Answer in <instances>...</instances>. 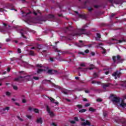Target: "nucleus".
<instances>
[{
	"instance_id": "f257e3e1",
	"label": "nucleus",
	"mask_w": 126,
	"mask_h": 126,
	"mask_svg": "<svg viewBox=\"0 0 126 126\" xmlns=\"http://www.w3.org/2000/svg\"><path fill=\"white\" fill-rule=\"evenodd\" d=\"M112 60H113L114 63H117V61L118 63H124V62H125V59L122 58L121 56H120L119 55H117L116 57L113 56Z\"/></svg>"
},
{
	"instance_id": "f03ea898",
	"label": "nucleus",
	"mask_w": 126,
	"mask_h": 126,
	"mask_svg": "<svg viewBox=\"0 0 126 126\" xmlns=\"http://www.w3.org/2000/svg\"><path fill=\"white\" fill-rule=\"evenodd\" d=\"M86 27H88V25L87 24L83 26L82 29H79V31H80V32L74 33L73 34V36H81L83 34H85V31L86 30L85 28H86Z\"/></svg>"
},
{
	"instance_id": "7ed1b4c3",
	"label": "nucleus",
	"mask_w": 126,
	"mask_h": 126,
	"mask_svg": "<svg viewBox=\"0 0 126 126\" xmlns=\"http://www.w3.org/2000/svg\"><path fill=\"white\" fill-rule=\"evenodd\" d=\"M110 96L111 97H113L111 99L112 102H113V103H120L121 98L119 97H117L114 94H111Z\"/></svg>"
},
{
	"instance_id": "20e7f679",
	"label": "nucleus",
	"mask_w": 126,
	"mask_h": 126,
	"mask_svg": "<svg viewBox=\"0 0 126 126\" xmlns=\"http://www.w3.org/2000/svg\"><path fill=\"white\" fill-rule=\"evenodd\" d=\"M121 75H122V72H121V70H116L112 74V76L115 77V79L120 78V77H121Z\"/></svg>"
},
{
	"instance_id": "39448f33",
	"label": "nucleus",
	"mask_w": 126,
	"mask_h": 126,
	"mask_svg": "<svg viewBox=\"0 0 126 126\" xmlns=\"http://www.w3.org/2000/svg\"><path fill=\"white\" fill-rule=\"evenodd\" d=\"M46 109L48 113L49 114L51 118H53V117H55V116H56L54 113V112L51 111V109H50V107H49V106H47Z\"/></svg>"
},
{
	"instance_id": "423d86ee",
	"label": "nucleus",
	"mask_w": 126,
	"mask_h": 126,
	"mask_svg": "<svg viewBox=\"0 0 126 126\" xmlns=\"http://www.w3.org/2000/svg\"><path fill=\"white\" fill-rule=\"evenodd\" d=\"M51 83V84H52L53 86H54V87H56V84L53 83L52 82V81L51 80H43L42 81V83L43 84H47V83Z\"/></svg>"
},
{
	"instance_id": "0eeeda50",
	"label": "nucleus",
	"mask_w": 126,
	"mask_h": 126,
	"mask_svg": "<svg viewBox=\"0 0 126 126\" xmlns=\"http://www.w3.org/2000/svg\"><path fill=\"white\" fill-rule=\"evenodd\" d=\"M81 126H91V123L89 121L86 120L85 122H82L81 124Z\"/></svg>"
},
{
	"instance_id": "6e6552de",
	"label": "nucleus",
	"mask_w": 126,
	"mask_h": 126,
	"mask_svg": "<svg viewBox=\"0 0 126 126\" xmlns=\"http://www.w3.org/2000/svg\"><path fill=\"white\" fill-rule=\"evenodd\" d=\"M79 43H78L77 44V46L78 47H79L80 48H82V47H85V45H84V43H83V41L79 40Z\"/></svg>"
},
{
	"instance_id": "1a4fd4ad",
	"label": "nucleus",
	"mask_w": 126,
	"mask_h": 126,
	"mask_svg": "<svg viewBox=\"0 0 126 126\" xmlns=\"http://www.w3.org/2000/svg\"><path fill=\"white\" fill-rule=\"evenodd\" d=\"M102 88L103 89H106L108 87H110V85H112L111 83H107V84H101Z\"/></svg>"
},
{
	"instance_id": "9d476101",
	"label": "nucleus",
	"mask_w": 126,
	"mask_h": 126,
	"mask_svg": "<svg viewBox=\"0 0 126 126\" xmlns=\"http://www.w3.org/2000/svg\"><path fill=\"white\" fill-rule=\"evenodd\" d=\"M121 123H122V125L124 126H126V119L125 118H122L120 120Z\"/></svg>"
},
{
	"instance_id": "9b49d317",
	"label": "nucleus",
	"mask_w": 126,
	"mask_h": 126,
	"mask_svg": "<svg viewBox=\"0 0 126 126\" xmlns=\"http://www.w3.org/2000/svg\"><path fill=\"white\" fill-rule=\"evenodd\" d=\"M22 78H24V77H23V76H19V77H18L17 78H15L14 79V81H21V80H20V79H22Z\"/></svg>"
},
{
	"instance_id": "f8f14e48",
	"label": "nucleus",
	"mask_w": 126,
	"mask_h": 126,
	"mask_svg": "<svg viewBox=\"0 0 126 126\" xmlns=\"http://www.w3.org/2000/svg\"><path fill=\"white\" fill-rule=\"evenodd\" d=\"M36 123L37 124H43V120H42V117L37 119L36 120Z\"/></svg>"
},
{
	"instance_id": "ddd939ff",
	"label": "nucleus",
	"mask_w": 126,
	"mask_h": 126,
	"mask_svg": "<svg viewBox=\"0 0 126 126\" xmlns=\"http://www.w3.org/2000/svg\"><path fill=\"white\" fill-rule=\"evenodd\" d=\"M33 13L34 15H37L38 13L41 14V12L39 10H37L36 11L33 10Z\"/></svg>"
},
{
	"instance_id": "4468645a",
	"label": "nucleus",
	"mask_w": 126,
	"mask_h": 126,
	"mask_svg": "<svg viewBox=\"0 0 126 126\" xmlns=\"http://www.w3.org/2000/svg\"><path fill=\"white\" fill-rule=\"evenodd\" d=\"M97 37L95 38L96 41H100V38H101V34L100 33L96 34Z\"/></svg>"
},
{
	"instance_id": "2eb2a0df",
	"label": "nucleus",
	"mask_w": 126,
	"mask_h": 126,
	"mask_svg": "<svg viewBox=\"0 0 126 126\" xmlns=\"http://www.w3.org/2000/svg\"><path fill=\"white\" fill-rule=\"evenodd\" d=\"M90 67H89L88 69H90V70H92V69H94L95 68V65L93 64H91L90 65Z\"/></svg>"
},
{
	"instance_id": "dca6fc26",
	"label": "nucleus",
	"mask_w": 126,
	"mask_h": 126,
	"mask_svg": "<svg viewBox=\"0 0 126 126\" xmlns=\"http://www.w3.org/2000/svg\"><path fill=\"white\" fill-rule=\"evenodd\" d=\"M78 17L82 18V19H85V18H86L85 15L82 14H78Z\"/></svg>"
},
{
	"instance_id": "f3484780",
	"label": "nucleus",
	"mask_w": 126,
	"mask_h": 126,
	"mask_svg": "<svg viewBox=\"0 0 126 126\" xmlns=\"http://www.w3.org/2000/svg\"><path fill=\"white\" fill-rule=\"evenodd\" d=\"M55 52H57V53H58V57H60L61 55H62V52H61V50H58V49H55Z\"/></svg>"
},
{
	"instance_id": "a211bd4d",
	"label": "nucleus",
	"mask_w": 126,
	"mask_h": 126,
	"mask_svg": "<svg viewBox=\"0 0 126 126\" xmlns=\"http://www.w3.org/2000/svg\"><path fill=\"white\" fill-rule=\"evenodd\" d=\"M89 112H93V113H94L96 111V109L93 108V107H90L89 109Z\"/></svg>"
},
{
	"instance_id": "6ab92c4d",
	"label": "nucleus",
	"mask_w": 126,
	"mask_h": 126,
	"mask_svg": "<svg viewBox=\"0 0 126 126\" xmlns=\"http://www.w3.org/2000/svg\"><path fill=\"white\" fill-rule=\"evenodd\" d=\"M10 109V107H6L2 109V111H7H7H9Z\"/></svg>"
},
{
	"instance_id": "aec40b11",
	"label": "nucleus",
	"mask_w": 126,
	"mask_h": 126,
	"mask_svg": "<svg viewBox=\"0 0 126 126\" xmlns=\"http://www.w3.org/2000/svg\"><path fill=\"white\" fill-rule=\"evenodd\" d=\"M30 56H35V53L33 51H30L29 53Z\"/></svg>"
},
{
	"instance_id": "412c9836",
	"label": "nucleus",
	"mask_w": 126,
	"mask_h": 126,
	"mask_svg": "<svg viewBox=\"0 0 126 126\" xmlns=\"http://www.w3.org/2000/svg\"><path fill=\"white\" fill-rule=\"evenodd\" d=\"M120 106L122 108H125V107H126V103H121Z\"/></svg>"
},
{
	"instance_id": "4be33fe9",
	"label": "nucleus",
	"mask_w": 126,
	"mask_h": 126,
	"mask_svg": "<svg viewBox=\"0 0 126 126\" xmlns=\"http://www.w3.org/2000/svg\"><path fill=\"white\" fill-rule=\"evenodd\" d=\"M103 116L104 118H106V117H107V116H108V113L107 112V111H103Z\"/></svg>"
},
{
	"instance_id": "5701e85b",
	"label": "nucleus",
	"mask_w": 126,
	"mask_h": 126,
	"mask_svg": "<svg viewBox=\"0 0 126 126\" xmlns=\"http://www.w3.org/2000/svg\"><path fill=\"white\" fill-rule=\"evenodd\" d=\"M44 71H45V70L43 69H38L37 72V73H41V72Z\"/></svg>"
},
{
	"instance_id": "b1692460",
	"label": "nucleus",
	"mask_w": 126,
	"mask_h": 126,
	"mask_svg": "<svg viewBox=\"0 0 126 126\" xmlns=\"http://www.w3.org/2000/svg\"><path fill=\"white\" fill-rule=\"evenodd\" d=\"M86 111H87V110L83 109L80 110L79 111V113H85V112H86Z\"/></svg>"
},
{
	"instance_id": "393cba45",
	"label": "nucleus",
	"mask_w": 126,
	"mask_h": 126,
	"mask_svg": "<svg viewBox=\"0 0 126 126\" xmlns=\"http://www.w3.org/2000/svg\"><path fill=\"white\" fill-rule=\"evenodd\" d=\"M52 74H58V71L57 70L52 69Z\"/></svg>"
},
{
	"instance_id": "a878e982",
	"label": "nucleus",
	"mask_w": 126,
	"mask_h": 126,
	"mask_svg": "<svg viewBox=\"0 0 126 126\" xmlns=\"http://www.w3.org/2000/svg\"><path fill=\"white\" fill-rule=\"evenodd\" d=\"M48 18H51L52 19H54V18H55V15H48Z\"/></svg>"
},
{
	"instance_id": "bb28decb",
	"label": "nucleus",
	"mask_w": 126,
	"mask_h": 126,
	"mask_svg": "<svg viewBox=\"0 0 126 126\" xmlns=\"http://www.w3.org/2000/svg\"><path fill=\"white\" fill-rule=\"evenodd\" d=\"M77 108H78V109H82V108H83V106H82V105L81 104H78L76 105Z\"/></svg>"
},
{
	"instance_id": "cd10ccee",
	"label": "nucleus",
	"mask_w": 126,
	"mask_h": 126,
	"mask_svg": "<svg viewBox=\"0 0 126 126\" xmlns=\"http://www.w3.org/2000/svg\"><path fill=\"white\" fill-rule=\"evenodd\" d=\"M48 98L49 100H50L51 102H52L53 103H54V101H55V99L52 97H48Z\"/></svg>"
},
{
	"instance_id": "c85d7f7f",
	"label": "nucleus",
	"mask_w": 126,
	"mask_h": 126,
	"mask_svg": "<svg viewBox=\"0 0 126 126\" xmlns=\"http://www.w3.org/2000/svg\"><path fill=\"white\" fill-rule=\"evenodd\" d=\"M5 31V30H4V28L3 27H1L0 26V32H4Z\"/></svg>"
},
{
	"instance_id": "c756f323",
	"label": "nucleus",
	"mask_w": 126,
	"mask_h": 126,
	"mask_svg": "<svg viewBox=\"0 0 126 126\" xmlns=\"http://www.w3.org/2000/svg\"><path fill=\"white\" fill-rule=\"evenodd\" d=\"M33 112H34V113H36V114H38L39 113V110L38 109L34 108L33 109Z\"/></svg>"
},
{
	"instance_id": "7c9ffc66",
	"label": "nucleus",
	"mask_w": 126,
	"mask_h": 126,
	"mask_svg": "<svg viewBox=\"0 0 126 126\" xmlns=\"http://www.w3.org/2000/svg\"><path fill=\"white\" fill-rule=\"evenodd\" d=\"M52 71L53 69H49L48 70L47 73H49V74H52Z\"/></svg>"
},
{
	"instance_id": "2f4dec72",
	"label": "nucleus",
	"mask_w": 126,
	"mask_h": 126,
	"mask_svg": "<svg viewBox=\"0 0 126 126\" xmlns=\"http://www.w3.org/2000/svg\"><path fill=\"white\" fill-rule=\"evenodd\" d=\"M56 59L58 60V61H59V62H63L64 61L63 59H62L61 58H57Z\"/></svg>"
},
{
	"instance_id": "473e14b6",
	"label": "nucleus",
	"mask_w": 126,
	"mask_h": 126,
	"mask_svg": "<svg viewBox=\"0 0 126 126\" xmlns=\"http://www.w3.org/2000/svg\"><path fill=\"white\" fill-rule=\"evenodd\" d=\"M118 42L120 43H124V42H126V40L125 39L119 40H118Z\"/></svg>"
},
{
	"instance_id": "72a5a7b5",
	"label": "nucleus",
	"mask_w": 126,
	"mask_h": 126,
	"mask_svg": "<svg viewBox=\"0 0 126 126\" xmlns=\"http://www.w3.org/2000/svg\"><path fill=\"white\" fill-rule=\"evenodd\" d=\"M26 117L28 118V119H29V120H31L32 119V116L31 115H27Z\"/></svg>"
},
{
	"instance_id": "f704fd0d",
	"label": "nucleus",
	"mask_w": 126,
	"mask_h": 126,
	"mask_svg": "<svg viewBox=\"0 0 126 126\" xmlns=\"http://www.w3.org/2000/svg\"><path fill=\"white\" fill-rule=\"evenodd\" d=\"M79 69H81V71H85V70H86V68H82L80 67H79Z\"/></svg>"
},
{
	"instance_id": "c9c22d12",
	"label": "nucleus",
	"mask_w": 126,
	"mask_h": 126,
	"mask_svg": "<svg viewBox=\"0 0 126 126\" xmlns=\"http://www.w3.org/2000/svg\"><path fill=\"white\" fill-rule=\"evenodd\" d=\"M33 79H34V80H39V77L33 76Z\"/></svg>"
},
{
	"instance_id": "e433bc0d",
	"label": "nucleus",
	"mask_w": 126,
	"mask_h": 126,
	"mask_svg": "<svg viewBox=\"0 0 126 126\" xmlns=\"http://www.w3.org/2000/svg\"><path fill=\"white\" fill-rule=\"evenodd\" d=\"M13 89H14V90H17L18 88L16 86H13Z\"/></svg>"
},
{
	"instance_id": "4c0bfd02",
	"label": "nucleus",
	"mask_w": 126,
	"mask_h": 126,
	"mask_svg": "<svg viewBox=\"0 0 126 126\" xmlns=\"http://www.w3.org/2000/svg\"><path fill=\"white\" fill-rule=\"evenodd\" d=\"M21 34L22 35V36H23V38H24L25 39H27L26 36L24 35V34L23 33V32H21Z\"/></svg>"
},
{
	"instance_id": "58836bf2",
	"label": "nucleus",
	"mask_w": 126,
	"mask_h": 126,
	"mask_svg": "<svg viewBox=\"0 0 126 126\" xmlns=\"http://www.w3.org/2000/svg\"><path fill=\"white\" fill-rule=\"evenodd\" d=\"M101 49H102V50H103V51L102 52V54H106V50L104 49V48H103L102 47H101Z\"/></svg>"
},
{
	"instance_id": "ea45409f",
	"label": "nucleus",
	"mask_w": 126,
	"mask_h": 126,
	"mask_svg": "<svg viewBox=\"0 0 126 126\" xmlns=\"http://www.w3.org/2000/svg\"><path fill=\"white\" fill-rule=\"evenodd\" d=\"M94 78H96V77H97V76H98V74H97V73L94 72Z\"/></svg>"
},
{
	"instance_id": "a19ab883",
	"label": "nucleus",
	"mask_w": 126,
	"mask_h": 126,
	"mask_svg": "<svg viewBox=\"0 0 126 126\" xmlns=\"http://www.w3.org/2000/svg\"><path fill=\"white\" fill-rule=\"evenodd\" d=\"M10 94H10V93L9 92H6V96H10Z\"/></svg>"
},
{
	"instance_id": "79ce46f5",
	"label": "nucleus",
	"mask_w": 126,
	"mask_h": 126,
	"mask_svg": "<svg viewBox=\"0 0 126 126\" xmlns=\"http://www.w3.org/2000/svg\"><path fill=\"white\" fill-rule=\"evenodd\" d=\"M37 49L41 50V49H42V45H37Z\"/></svg>"
},
{
	"instance_id": "37998d69",
	"label": "nucleus",
	"mask_w": 126,
	"mask_h": 126,
	"mask_svg": "<svg viewBox=\"0 0 126 126\" xmlns=\"http://www.w3.org/2000/svg\"><path fill=\"white\" fill-rule=\"evenodd\" d=\"M36 66H37V67H43V66H42L41 64H36Z\"/></svg>"
},
{
	"instance_id": "c03bdc74",
	"label": "nucleus",
	"mask_w": 126,
	"mask_h": 126,
	"mask_svg": "<svg viewBox=\"0 0 126 126\" xmlns=\"http://www.w3.org/2000/svg\"><path fill=\"white\" fill-rule=\"evenodd\" d=\"M74 121H76V122H78V121H79L78 117H74Z\"/></svg>"
},
{
	"instance_id": "a18cd8bd",
	"label": "nucleus",
	"mask_w": 126,
	"mask_h": 126,
	"mask_svg": "<svg viewBox=\"0 0 126 126\" xmlns=\"http://www.w3.org/2000/svg\"><path fill=\"white\" fill-rule=\"evenodd\" d=\"M62 93H63V94H64L65 95H67V92H66L65 91H63L62 92Z\"/></svg>"
},
{
	"instance_id": "49530a36",
	"label": "nucleus",
	"mask_w": 126,
	"mask_h": 126,
	"mask_svg": "<svg viewBox=\"0 0 126 126\" xmlns=\"http://www.w3.org/2000/svg\"><path fill=\"white\" fill-rule=\"evenodd\" d=\"M90 103H86L85 104V107H89V106H90Z\"/></svg>"
},
{
	"instance_id": "de8ad7c7",
	"label": "nucleus",
	"mask_w": 126,
	"mask_h": 126,
	"mask_svg": "<svg viewBox=\"0 0 126 126\" xmlns=\"http://www.w3.org/2000/svg\"><path fill=\"white\" fill-rule=\"evenodd\" d=\"M78 54L79 55H82V56H84V53H83V52H79L78 53Z\"/></svg>"
},
{
	"instance_id": "09e8293b",
	"label": "nucleus",
	"mask_w": 126,
	"mask_h": 126,
	"mask_svg": "<svg viewBox=\"0 0 126 126\" xmlns=\"http://www.w3.org/2000/svg\"><path fill=\"white\" fill-rule=\"evenodd\" d=\"M97 102H102V99L98 98L96 99Z\"/></svg>"
},
{
	"instance_id": "8fccbe9b",
	"label": "nucleus",
	"mask_w": 126,
	"mask_h": 126,
	"mask_svg": "<svg viewBox=\"0 0 126 126\" xmlns=\"http://www.w3.org/2000/svg\"><path fill=\"white\" fill-rule=\"evenodd\" d=\"M22 103H26V102H27L26 99H25V98H23L22 99Z\"/></svg>"
},
{
	"instance_id": "3c124183",
	"label": "nucleus",
	"mask_w": 126,
	"mask_h": 126,
	"mask_svg": "<svg viewBox=\"0 0 126 126\" xmlns=\"http://www.w3.org/2000/svg\"><path fill=\"white\" fill-rule=\"evenodd\" d=\"M88 11L90 12H91L93 10V9L92 8H88Z\"/></svg>"
},
{
	"instance_id": "603ef678",
	"label": "nucleus",
	"mask_w": 126,
	"mask_h": 126,
	"mask_svg": "<svg viewBox=\"0 0 126 126\" xmlns=\"http://www.w3.org/2000/svg\"><path fill=\"white\" fill-rule=\"evenodd\" d=\"M122 85L123 86V87H126V82H124V83Z\"/></svg>"
},
{
	"instance_id": "864d4df0",
	"label": "nucleus",
	"mask_w": 126,
	"mask_h": 126,
	"mask_svg": "<svg viewBox=\"0 0 126 126\" xmlns=\"http://www.w3.org/2000/svg\"><path fill=\"white\" fill-rule=\"evenodd\" d=\"M50 60L51 61V62H55V60H54V58H50Z\"/></svg>"
},
{
	"instance_id": "5fc2aeb1",
	"label": "nucleus",
	"mask_w": 126,
	"mask_h": 126,
	"mask_svg": "<svg viewBox=\"0 0 126 126\" xmlns=\"http://www.w3.org/2000/svg\"><path fill=\"white\" fill-rule=\"evenodd\" d=\"M80 66H83V67H85L86 65H85V64H84V63H82L80 64Z\"/></svg>"
},
{
	"instance_id": "6e6d98bb",
	"label": "nucleus",
	"mask_w": 126,
	"mask_h": 126,
	"mask_svg": "<svg viewBox=\"0 0 126 126\" xmlns=\"http://www.w3.org/2000/svg\"><path fill=\"white\" fill-rule=\"evenodd\" d=\"M18 53H19V54H21V49H18Z\"/></svg>"
},
{
	"instance_id": "4d7b16f0",
	"label": "nucleus",
	"mask_w": 126,
	"mask_h": 126,
	"mask_svg": "<svg viewBox=\"0 0 126 126\" xmlns=\"http://www.w3.org/2000/svg\"><path fill=\"white\" fill-rule=\"evenodd\" d=\"M85 53H86V54H88V53H89V50L86 49V50L85 51Z\"/></svg>"
},
{
	"instance_id": "13d9d810",
	"label": "nucleus",
	"mask_w": 126,
	"mask_h": 126,
	"mask_svg": "<svg viewBox=\"0 0 126 126\" xmlns=\"http://www.w3.org/2000/svg\"><path fill=\"white\" fill-rule=\"evenodd\" d=\"M70 123L71 124H73V125H74V124H75V121H71L70 122Z\"/></svg>"
},
{
	"instance_id": "bf43d9fd",
	"label": "nucleus",
	"mask_w": 126,
	"mask_h": 126,
	"mask_svg": "<svg viewBox=\"0 0 126 126\" xmlns=\"http://www.w3.org/2000/svg\"><path fill=\"white\" fill-rule=\"evenodd\" d=\"M109 73H110V72L109 71H107L105 72V74H106V75H108Z\"/></svg>"
},
{
	"instance_id": "052dcab7",
	"label": "nucleus",
	"mask_w": 126,
	"mask_h": 126,
	"mask_svg": "<svg viewBox=\"0 0 126 126\" xmlns=\"http://www.w3.org/2000/svg\"><path fill=\"white\" fill-rule=\"evenodd\" d=\"M10 40H11L10 38H7L6 39V42H10Z\"/></svg>"
},
{
	"instance_id": "680f3d73",
	"label": "nucleus",
	"mask_w": 126,
	"mask_h": 126,
	"mask_svg": "<svg viewBox=\"0 0 126 126\" xmlns=\"http://www.w3.org/2000/svg\"><path fill=\"white\" fill-rule=\"evenodd\" d=\"M15 105H16V106H18V107H19V106H20L19 103H18L17 102H15Z\"/></svg>"
},
{
	"instance_id": "e2e57ef3",
	"label": "nucleus",
	"mask_w": 126,
	"mask_h": 126,
	"mask_svg": "<svg viewBox=\"0 0 126 126\" xmlns=\"http://www.w3.org/2000/svg\"><path fill=\"white\" fill-rule=\"evenodd\" d=\"M64 100L67 101V102H70V100L68 99V98H64Z\"/></svg>"
},
{
	"instance_id": "0e129e2a",
	"label": "nucleus",
	"mask_w": 126,
	"mask_h": 126,
	"mask_svg": "<svg viewBox=\"0 0 126 126\" xmlns=\"http://www.w3.org/2000/svg\"><path fill=\"white\" fill-rule=\"evenodd\" d=\"M52 126H58V125L57 124H56V123H52Z\"/></svg>"
},
{
	"instance_id": "69168bd1",
	"label": "nucleus",
	"mask_w": 126,
	"mask_h": 126,
	"mask_svg": "<svg viewBox=\"0 0 126 126\" xmlns=\"http://www.w3.org/2000/svg\"><path fill=\"white\" fill-rule=\"evenodd\" d=\"M94 7L95 8H98V7H99V6L97 5H94Z\"/></svg>"
},
{
	"instance_id": "338daca9",
	"label": "nucleus",
	"mask_w": 126,
	"mask_h": 126,
	"mask_svg": "<svg viewBox=\"0 0 126 126\" xmlns=\"http://www.w3.org/2000/svg\"><path fill=\"white\" fill-rule=\"evenodd\" d=\"M116 15V14H112L111 15V17H114V16H115Z\"/></svg>"
},
{
	"instance_id": "774afa93",
	"label": "nucleus",
	"mask_w": 126,
	"mask_h": 126,
	"mask_svg": "<svg viewBox=\"0 0 126 126\" xmlns=\"http://www.w3.org/2000/svg\"><path fill=\"white\" fill-rule=\"evenodd\" d=\"M92 56H95V53L94 52H91Z\"/></svg>"
}]
</instances>
